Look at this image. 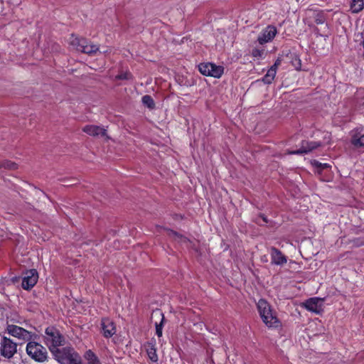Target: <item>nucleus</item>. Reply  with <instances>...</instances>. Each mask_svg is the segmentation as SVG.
<instances>
[{
    "label": "nucleus",
    "mask_w": 364,
    "mask_h": 364,
    "mask_svg": "<svg viewBox=\"0 0 364 364\" xmlns=\"http://www.w3.org/2000/svg\"><path fill=\"white\" fill-rule=\"evenodd\" d=\"M257 309L262 321L269 328H277L280 326L276 312L274 311L264 299H259L257 302Z\"/></svg>",
    "instance_id": "f257e3e1"
},
{
    "label": "nucleus",
    "mask_w": 364,
    "mask_h": 364,
    "mask_svg": "<svg viewBox=\"0 0 364 364\" xmlns=\"http://www.w3.org/2000/svg\"><path fill=\"white\" fill-rule=\"evenodd\" d=\"M52 353L60 364H82L80 357L72 348H58Z\"/></svg>",
    "instance_id": "f03ea898"
},
{
    "label": "nucleus",
    "mask_w": 364,
    "mask_h": 364,
    "mask_svg": "<svg viewBox=\"0 0 364 364\" xmlns=\"http://www.w3.org/2000/svg\"><path fill=\"white\" fill-rule=\"evenodd\" d=\"M44 339L46 344L51 352H53L64 343L63 337L59 331L53 326L46 328Z\"/></svg>",
    "instance_id": "7ed1b4c3"
},
{
    "label": "nucleus",
    "mask_w": 364,
    "mask_h": 364,
    "mask_svg": "<svg viewBox=\"0 0 364 364\" xmlns=\"http://www.w3.org/2000/svg\"><path fill=\"white\" fill-rule=\"evenodd\" d=\"M68 42L74 49L84 53L92 54L99 50V47L97 45L89 43L86 39L79 38L73 34L69 38Z\"/></svg>",
    "instance_id": "20e7f679"
},
{
    "label": "nucleus",
    "mask_w": 364,
    "mask_h": 364,
    "mask_svg": "<svg viewBox=\"0 0 364 364\" xmlns=\"http://www.w3.org/2000/svg\"><path fill=\"white\" fill-rule=\"evenodd\" d=\"M26 352L35 360L43 362L47 358L46 349L36 342H28L26 346Z\"/></svg>",
    "instance_id": "39448f33"
},
{
    "label": "nucleus",
    "mask_w": 364,
    "mask_h": 364,
    "mask_svg": "<svg viewBox=\"0 0 364 364\" xmlns=\"http://www.w3.org/2000/svg\"><path fill=\"white\" fill-rule=\"evenodd\" d=\"M200 73L205 76L220 78L224 73V67L212 63H203L198 65Z\"/></svg>",
    "instance_id": "423d86ee"
},
{
    "label": "nucleus",
    "mask_w": 364,
    "mask_h": 364,
    "mask_svg": "<svg viewBox=\"0 0 364 364\" xmlns=\"http://www.w3.org/2000/svg\"><path fill=\"white\" fill-rule=\"evenodd\" d=\"M17 351V344L10 338L3 337L0 342V354L6 358H11Z\"/></svg>",
    "instance_id": "0eeeda50"
},
{
    "label": "nucleus",
    "mask_w": 364,
    "mask_h": 364,
    "mask_svg": "<svg viewBox=\"0 0 364 364\" xmlns=\"http://www.w3.org/2000/svg\"><path fill=\"white\" fill-rule=\"evenodd\" d=\"M6 331L9 335L23 341L31 338V332L16 325L8 324Z\"/></svg>",
    "instance_id": "6e6552de"
},
{
    "label": "nucleus",
    "mask_w": 364,
    "mask_h": 364,
    "mask_svg": "<svg viewBox=\"0 0 364 364\" xmlns=\"http://www.w3.org/2000/svg\"><path fill=\"white\" fill-rule=\"evenodd\" d=\"M38 274L35 269L26 271L22 279L21 286L23 289L29 290L33 288L38 282Z\"/></svg>",
    "instance_id": "1a4fd4ad"
},
{
    "label": "nucleus",
    "mask_w": 364,
    "mask_h": 364,
    "mask_svg": "<svg viewBox=\"0 0 364 364\" xmlns=\"http://www.w3.org/2000/svg\"><path fill=\"white\" fill-rule=\"evenodd\" d=\"M303 305L308 311L318 314L323 311V299L318 297L310 298Z\"/></svg>",
    "instance_id": "9d476101"
},
{
    "label": "nucleus",
    "mask_w": 364,
    "mask_h": 364,
    "mask_svg": "<svg viewBox=\"0 0 364 364\" xmlns=\"http://www.w3.org/2000/svg\"><path fill=\"white\" fill-rule=\"evenodd\" d=\"M277 33V30L274 26H268L262 30L257 38L259 44L262 45L272 41Z\"/></svg>",
    "instance_id": "9b49d317"
},
{
    "label": "nucleus",
    "mask_w": 364,
    "mask_h": 364,
    "mask_svg": "<svg viewBox=\"0 0 364 364\" xmlns=\"http://www.w3.org/2000/svg\"><path fill=\"white\" fill-rule=\"evenodd\" d=\"M102 332L105 338H111L116 333V327L114 322L108 318H103L101 321Z\"/></svg>",
    "instance_id": "f8f14e48"
},
{
    "label": "nucleus",
    "mask_w": 364,
    "mask_h": 364,
    "mask_svg": "<svg viewBox=\"0 0 364 364\" xmlns=\"http://www.w3.org/2000/svg\"><path fill=\"white\" fill-rule=\"evenodd\" d=\"M321 144L316 141H304L300 149L289 152V154H304L311 152L320 146Z\"/></svg>",
    "instance_id": "ddd939ff"
},
{
    "label": "nucleus",
    "mask_w": 364,
    "mask_h": 364,
    "mask_svg": "<svg viewBox=\"0 0 364 364\" xmlns=\"http://www.w3.org/2000/svg\"><path fill=\"white\" fill-rule=\"evenodd\" d=\"M82 131L92 136H100L106 135V129L100 126L88 124L82 128Z\"/></svg>",
    "instance_id": "4468645a"
},
{
    "label": "nucleus",
    "mask_w": 364,
    "mask_h": 364,
    "mask_svg": "<svg viewBox=\"0 0 364 364\" xmlns=\"http://www.w3.org/2000/svg\"><path fill=\"white\" fill-rule=\"evenodd\" d=\"M271 262L272 264L276 265H283L287 263V257L275 247H271L270 249Z\"/></svg>",
    "instance_id": "2eb2a0df"
},
{
    "label": "nucleus",
    "mask_w": 364,
    "mask_h": 364,
    "mask_svg": "<svg viewBox=\"0 0 364 364\" xmlns=\"http://www.w3.org/2000/svg\"><path fill=\"white\" fill-rule=\"evenodd\" d=\"M352 144L355 146H364V129L362 128H357L353 131Z\"/></svg>",
    "instance_id": "dca6fc26"
},
{
    "label": "nucleus",
    "mask_w": 364,
    "mask_h": 364,
    "mask_svg": "<svg viewBox=\"0 0 364 364\" xmlns=\"http://www.w3.org/2000/svg\"><path fill=\"white\" fill-rule=\"evenodd\" d=\"M152 316L155 318H160V321L158 323L157 321L155 322V326H156V334L159 337L162 336V329L164 326V316L163 313L160 311H155L152 314Z\"/></svg>",
    "instance_id": "f3484780"
},
{
    "label": "nucleus",
    "mask_w": 364,
    "mask_h": 364,
    "mask_svg": "<svg viewBox=\"0 0 364 364\" xmlns=\"http://www.w3.org/2000/svg\"><path fill=\"white\" fill-rule=\"evenodd\" d=\"M84 358L87 360V364H101L97 356L91 350H88L85 353Z\"/></svg>",
    "instance_id": "a211bd4d"
},
{
    "label": "nucleus",
    "mask_w": 364,
    "mask_h": 364,
    "mask_svg": "<svg viewBox=\"0 0 364 364\" xmlns=\"http://www.w3.org/2000/svg\"><path fill=\"white\" fill-rule=\"evenodd\" d=\"M364 9V0H352L350 9L353 13H358Z\"/></svg>",
    "instance_id": "6ab92c4d"
},
{
    "label": "nucleus",
    "mask_w": 364,
    "mask_h": 364,
    "mask_svg": "<svg viewBox=\"0 0 364 364\" xmlns=\"http://www.w3.org/2000/svg\"><path fill=\"white\" fill-rule=\"evenodd\" d=\"M277 70L271 67L267 72L266 75L263 77L262 81L265 84H271L275 77Z\"/></svg>",
    "instance_id": "aec40b11"
},
{
    "label": "nucleus",
    "mask_w": 364,
    "mask_h": 364,
    "mask_svg": "<svg viewBox=\"0 0 364 364\" xmlns=\"http://www.w3.org/2000/svg\"><path fill=\"white\" fill-rule=\"evenodd\" d=\"M146 353L149 358L153 362L158 361V355L156 353V349L153 345H149Z\"/></svg>",
    "instance_id": "412c9836"
},
{
    "label": "nucleus",
    "mask_w": 364,
    "mask_h": 364,
    "mask_svg": "<svg viewBox=\"0 0 364 364\" xmlns=\"http://www.w3.org/2000/svg\"><path fill=\"white\" fill-rule=\"evenodd\" d=\"M0 166L9 170H15L18 168V164L9 160L2 161Z\"/></svg>",
    "instance_id": "4be33fe9"
},
{
    "label": "nucleus",
    "mask_w": 364,
    "mask_h": 364,
    "mask_svg": "<svg viewBox=\"0 0 364 364\" xmlns=\"http://www.w3.org/2000/svg\"><path fill=\"white\" fill-rule=\"evenodd\" d=\"M142 103L150 109H153L155 106L154 102L150 95H144L141 98Z\"/></svg>",
    "instance_id": "5701e85b"
},
{
    "label": "nucleus",
    "mask_w": 364,
    "mask_h": 364,
    "mask_svg": "<svg viewBox=\"0 0 364 364\" xmlns=\"http://www.w3.org/2000/svg\"><path fill=\"white\" fill-rule=\"evenodd\" d=\"M116 79H117V80H131V79H132V75L130 72L126 71L124 73L117 75L116 76Z\"/></svg>",
    "instance_id": "b1692460"
},
{
    "label": "nucleus",
    "mask_w": 364,
    "mask_h": 364,
    "mask_svg": "<svg viewBox=\"0 0 364 364\" xmlns=\"http://www.w3.org/2000/svg\"><path fill=\"white\" fill-rule=\"evenodd\" d=\"M252 55L257 59L262 58L264 55V50L254 48L252 51Z\"/></svg>",
    "instance_id": "393cba45"
},
{
    "label": "nucleus",
    "mask_w": 364,
    "mask_h": 364,
    "mask_svg": "<svg viewBox=\"0 0 364 364\" xmlns=\"http://www.w3.org/2000/svg\"><path fill=\"white\" fill-rule=\"evenodd\" d=\"M315 22L317 24H323L325 22V18L321 14H318L315 18Z\"/></svg>",
    "instance_id": "a878e982"
},
{
    "label": "nucleus",
    "mask_w": 364,
    "mask_h": 364,
    "mask_svg": "<svg viewBox=\"0 0 364 364\" xmlns=\"http://www.w3.org/2000/svg\"><path fill=\"white\" fill-rule=\"evenodd\" d=\"M282 60L280 58H277L274 62V65L271 67L274 68V69L277 70L278 67L280 65Z\"/></svg>",
    "instance_id": "bb28decb"
},
{
    "label": "nucleus",
    "mask_w": 364,
    "mask_h": 364,
    "mask_svg": "<svg viewBox=\"0 0 364 364\" xmlns=\"http://www.w3.org/2000/svg\"><path fill=\"white\" fill-rule=\"evenodd\" d=\"M169 235H173V236H174L176 237H179L177 233H176L175 232H173L172 230L169 231Z\"/></svg>",
    "instance_id": "cd10ccee"
},
{
    "label": "nucleus",
    "mask_w": 364,
    "mask_h": 364,
    "mask_svg": "<svg viewBox=\"0 0 364 364\" xmlns=\"http://www.w3.org/2000/svg\"><path fill=\"white\" fill-rule=\"evenodd\" d=\"M323 166V167H328L329 166L327 164H324Z\"/></svg>",
    "instance_id": "c85d7f7f"
},
{
    "label": "nucleus",
    "mask_w": 364,
    "mask_h": 364,
    "mask_svg": "<svg viewBox=\"0 0 364 364\" xmlns=\"http://www.w3.org/2000/svg\"><path fill=\"white\" fill-rule=\"evenodd\" d=\"M360 35H361V37H362V38H364V31H363V33H361V34H360Z\"/></svg>",
    "instance_id": "c756f323"
},
{
    "label": "nucleus",
    "mask_w": 364,
    "mask_h": 364,
    "mask_svg": "<svg viewBox=\"0 0 364 364\" xmlns=\"http://www.w3.org/2000/svg\"><path fill=\"white\" fill-rule=\"evenodd\" d=\"M262 219L264 222H266V218L264 217H263Z\"/></svg>",
    "instance_id": "7c9ffc66"
}]
</instances>
